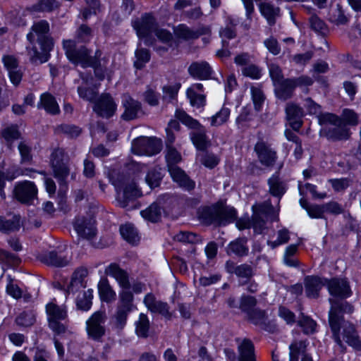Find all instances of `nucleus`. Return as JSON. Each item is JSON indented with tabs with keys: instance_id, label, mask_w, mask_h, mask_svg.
Wrapping results in <instances>:
<instances>
[{
	"instance_id": "obj_40",
	"label": "nucleus",
	"mask_w": 361,
	"mask_h": 361,
	"mask_svg": "<svg viewBox=\"0 0 361 361\" xmlns=\"http://www.w3.org/2000/svg\"><path fill=\"white\" fill-rule=\"evenodd\" d=\"M133 295L129 290H123L119 294L118 307L131 311L133 309Z\"/></svg>"
},
{
	"instance_id": "obj_3",
	"label": "nucleus",
	"mask_w": 361,
	"mask_h": 361,
	"mask_svg": "<svg viewBox=\"0 0 361 361\" xmlns=\"http://www.w3.org/2000/svg\"><path fill=\"white\" fill-rule=\"evenodd\" d=\"M49 30V25L46 20H39L33 24L31 32L27 34V38L33 43L37 40L40 46L42 53H39L36 47H33L32 50L28 51L30 59L33 62L44 63L48 60V53L53 48V41L47 35Z\"/></svg>"
},
{
	"instance_id": "obj_56",
	"label": "nucleus",
	"mask_w": 361,
	"mask_h": 361,
	"mask_svg": "<svg viewBox=\"0 0 361 361\" xmlns=\"http://www.w3.org/2000/svg\"><path fill=\"white\" fill-rule=\"evenodd\" d=\"M269 71L274 85L286 80V79L283 78L282 71L278 65L275 63L270 64L269 66Z\"/></svg>"
},
{
	"instance_id": "obj_47",
	"label": "nucleus",
	"mask_w": 361,
	"mask_h": 361,
	"mask_svg": "<svg viewBox=\"0 0 361 361\" xmlns=\"http://www.w3.org/2000/svg\"><path fill=\"white\" fill-rule=\"evenodd\" d=\"M256 304L257 300L254 297L243 295L240 300V309L247 315L255 309Z\"/></svg>"
},
{
	"instance_id": "obj_17",
	"label": "nucleus",
	"mask_w": 361,
	"mask_h": 361,
	"mask_svg": "<svg viewBox=\"0 0 361 361\" xmlns=\"http://www.w3.org/2000/svg\"><path fill=\"white\" fill-rule=\"evenodd\" d=\"M78 235L83 238L91 239L95 235L94 222L92 219L78 218L74 223Z\"/></svg>"
},
{
	"instance_id": "obj_42",
	"label": "nucleus",
	"mask_w": 361,
	"mask_h": 361,
	"mask_svg": "<svg viewBox=\"0 0 361 361\" xmlns=\"http://www.w3.org/2000/svg\"><path fill=\"white\" fill-rule=\"evenodd\" d=\"M57 6L58 5L55 0H38L32 6L31 10L32 11L49 12L57 8Z\"/></svg>"
},
{
	"instance_id": "obj_46",
	"label": "nucleus",
	"mask_w": 361,
	"mask_h": 361,
	"mask_svg": "<svg viewBox=\"0 0 361 361\" xmlns=\"http://www.w3.org/2000/svg\"><path fill=\"white\" fill-rule=\"evenodd\" d=\"M135 58L134 66L136 68L140 69L149 61L150 56L149 51L142 48L135 51Z\"/></svg>"
},
{
	"instance_id": "obj_20",
	"label": "nucleus",
	"mask_w": 361,
	"mask_h": 361,
	"mask_svg": "<svg viewBox=\"0 0 361 361\" xmlns=\"http://www.w3.org/2000/svg\"><path fill=\"white\" fill-rule=\"evenodd\" d=\"M236 218V211L233 208L218 209L212 214L211 223L226 225L233 222Z\"/></svg>"
},
{
	"instance_id": "obj_18",
	"label": "nucleus",
	"mask_w": 361,
	"mask_h": 361,
	"mask_svg": "<svg viewBox=\"0 0 361 361\" xmlns=\"http://www.w3.org/2000/svg\"><path fill=\"white\" fill-rule=\"evenodd\" d=\"M169 171L173 180L184 190H191L195 188V183L190 179L179 167L176 166H170Z\"/></svg>"
},
{
	"instance_id": "obj_64",
	"label": "nucleus",
	"mask_w": 361,
	"mask_h": 361,
	"mask_svg": "<svg viewBox=\"0 0 361 361\" xmlns=\"http://www.w3.org/2000/svg\"><path fill=\"white\" fill-rule=\"evenodd\" d=\"M264 44L267 49L274 55H278L281 51V47L277 40L272 37L265 39Z\"/></svg>"
},
{
	"instance_id": "obj_43",
	"label": "nucleus",
	"mask_w": 361,
	"mask_h": 361,
	"mask_svg": "<svg viewBox=\"0 0 361 361\" xmlns=\"http://www.w3.org/2000/svg\"><path fill=\"white\" fill-rule=\"evenodd\" d=\"M230 116V109L223 107L215 115L210 118L211 125L214 126H221L227 121Z\"/></svg>"
},
{
	"instance_id": "obj_24",
	"label": "nucleus",
	"mask_w": 361,
	"mask_h": 361,
	"mask_svg": "<svg viewBox=\"0 0 361 361\" xmlns=\"http://www.w3.org/2000/svg\"><path fill=\"white\" fill-rule=\"evenodd\" d=\"M37 107L39 109L42 108L46 112L53 115L59 114L60 111L55 97L49 92H44L41 94Z\"/></svg>"
},
{
	"instance_id": "obj_14",
	"label": "nucleus",
	"mask_w": 361,
	"mask_h": 361,
	"mask_svg": "<svg viewBox=\"0 0 361 361\" xmlns=\"http://www.w3.org/2000/svg\"><path fill=\"white\" fill-rule=\"evenodd\" d=\"M133 26L140 38L147 37L157 30L154 18L147 13L142 16L140 19L134 20Z\"/></svg>"
},
{
	"instance_id": "obj_6",
	"label": "nucleus",
	"mask_w": 361,
	"mask_h": 361,
	"mask_svg": "<svg viewBox=\"0 0 361 361\" xmlns=\"http://www.w3.org/2000/svg\"><path fill=\"white\" fill-rule=\"evenodd\" d=\"M46 312L50 329L56 334L64 333L66 327L61 323V321L67 317L66 308L51 302L46 305Z\"/></svg>"
},
{
	"instance_id": "obj_32",
	"label": "nucleus",
	"mask_w": 361,
	"mask_h": 361,
	"mask_svg": "<svg viewBox=\"0 0 361 361\" xmlns=\"http://www.w3.org/2000/svg\"><path fill=\"white\" fill-rule=\"evenodd\" d=\"M245 238H238L229 243L227 252L238 256H245L248 253V247L246 245Z\"/></svg>"
},
{
	"instance_id": "obj_41",
	"label": "nucleus",
	"mask_w": 361,
	"mask_h": 361,
	"mask_svg": "<svg viewBox=\"0 0 361 361\" xmlns=\"http://www.w3.org/2000/svg\"><path fill=\"white\" fill-rule=\"evenodd\" d=\"M307 347L305 341H295L289 346L290 348V361H298L300 353L305 354Z\"/></svg>"
},
{
	"instance_id": "obj_45",
	"label": "nucleus",
	"mask_w": 361,
	"mask_h": 361,
	"mask_svg": "<svg viewBox=\"0 0 361 361\" xmlns=\"http://www.w3.org/2000/svg\"><path fill=\"white\" fill-rule=\"evenodd\" d=\"M286 118L288 121L301 118V117L303 116L302 109L293 103L287 104L286 107Z\"/></svg>"
},
{
	"instance_id": "obj_25",
	"label": "nucleus",
	"mask_w": 361,
	"mask_h": 361,
	"mask_svg": "<svg viewBox=\"0 0 361 361\" xmlns=\"http://www.w3.org/2000/svg\"><path fill=\"white\" fill-rule=\"evenodd\" d=\"M39 259L51 266L65 267L68 264L70 259L65 256L59 255L55 251L46 252L39 256Z\"/></svg>"
},
{
	"instance_id": "obj_38",
	"label": "nucleus",
	"mask_w": 361,
	"mask_h": 361,
	"mask_svg": "<svg viewBox=\"0 0 361 361\" xmlns=\"http://www.w3.org/2000/svg\"><path fill=\"white\" fill-rule=\"evenodd\" d=\"M260 11L267 19L269 25L275 23V18L279 16V8H275L269 4L265 3L260 5Z\"/></svg>"
},
{
	"instance_id": "obj_13",
	"label": "nucleus",
	"mask_w": 361,
	"mask_h": 361,
	"mask_svg": "<svg viewBox=\"0 0 361 361\" xmlns=\"http://www.w3.org/2000/svg\"><path fill=\"white\" fill-rule=\"evenodd\" d=\"M143 302L152 313L160 314L168 319L171 317L168 304L157 300L153 294L147 293L144 298Z\"/></svg>"
},
{
	"instance_id": "obj_37",
	"label": "nucleus",
	"mask_w": 361,
	"mask_h": 361,
	"mask_svg": "<svg viewBox=\"0 0 361 361\" xmlns=\"http://www.w3.org/2000/svg\"><path fill=\"white\" fill-rule=\"evenodd\" d=\"M161 214V209L157 202L152 203L149 207L140 212L141 216L150 221H157Z\"/></svg>"
},
{
	"instance_id": "obj_54",
	"label": "nucleus",
	"mask_w": 361,
	"mask_h": 361,
	"mask_svg": "<svg viewBox=\"0 0 361 361\" xmlns=\"http://www.w3.org/2000/svg\"><path fill=\"white\" fill-rule=\"evenodd\" d=\"M35 321V314L31 312H24L18 315L16 319V322L18 326H29L33 324Z\"/></svg>"
},
{
	"instance_id": "obj_5",
	"label": "nucleus",
	"mask_w": 361,
	"mask_h": 361,
	"mask_svg": "<svg viewBox=\"0 0 361 361\" xmlns=\"http://www.w3.org/2000/svg\"><path fill=\"white\" fill-rule=\"evenodd\" d=\"M176 117L186 126L198 130V131L194 132L191 135V140L198 149H205L208 146V142L205 131L200 123L182 110H177L176 111Z\"/></svg>"
},
{
	"instance_id": "obj_50",
	"label": "nucleus",
	"mask_w": 361,
	"mask_h": 361,
	"mask_svg": "<svg viewBox=\"0 0 361 361\" xmlns=\"http://www.w3.org/2000/svg\"><path fill=\"white\" fill-rule=\"evenodd\" d=\"M175 239L177 241L187 243H197L200 242V237L196 235L195 233L181 231L179 233L176 234L175 236Z\"/></svg>"
},
{
	"instance_id": "obj_4",
	"label": "nucleus",
	"mask_w": 361,
	"mask_h": 361,
	"mask_svg": "<svg viewBox=\"0 0 361 361\" xmlns=\"http://www.w3.org/2000/svg\"><path fill=\"white\" fill-rule=\"evenodd\" d=\"M63 49L68 59L73 63L80 65L82 68L93 67L96 76L99 80H103L105 77L102 68L96 66L97 61L95 59L90 56L88 51L84 47L76 49L75 42L73 40H64L63 42Z\"/></svg>"
},
{
	"instance_id": "obj_55",
	"label": "nucleus",
	"mask_w": 361,
	"mask_h": 361,
	"mask_svg": "<svg viewBox=\"0 0 361 361\" xmlns=\"http://www.w3.org/2000/svg\"><path fill=\"white\" fill-rule=\"evenodd\" d=\"M130 312L119 307L117 308V312L115 314V326L116 329H122L125 326L128 314Z\"/></svg>"
},
{
	"instance_id": "obj_27",
	"label": "nucleus",
	"mask_w": 361,
	"mask_h": 361,
	"mask_svg": "<svg viewBox=\"0 0 361 361\" xmlns=\"http://www.w3.org/2000/svg\"><path fill=\"white\" fill-rule=\"evenodd\" d=\"M107 274L114 278L121 287L124 289L129 288L130 283L128 276L127 273L118 266L116 264H111L107 269Z\"/></svg>"
},
{
	"instance_id": "obj_59",
	"label": "nucleus",
	"mask_w": 361,
	"mask_h": 361,
	"mask_svg": "<svg viewBox=\"0 0 361 361\" xmlns=\"http://www.w3.org/2000/svg\"><path fill=\"white\" fill-rule=\"evenodd\" d=\"M241 71L243 75L250 77L252 79H259L261 76V71L253 64H249L247 66L243 67Z\"/></svg>"
},
{
	"instance_id": "obj_19",
	"label": "nucleus",
	"mask_w": 361,
	"mask_h": 361,
	"mask_svg": "<svg viewBox=\"0 0 361 361\" xmlns=\"http://www.w3.org/2000/svg\"><path fill=\"white\" fill-rule=\"evenodd\" d=\"M324 286H326V279L313 276H308L305 279V293L308 298H317L320 290Z\"/></svg>"
},
{
	"instance_id": "obj_10",
	"label": "nucleus",
	"mask_w": 361,
	"mask_h": 361,
	"mask_svg": "<svg viewBox=\"0 0 361 361\" xmlns=\"http://www.w3.org/2000/svg\"><path fill=\"white\" fill-rule=\"evenodd\" d=\"M51 164L54 176L60 181H63L69 174L68 157L62 149H56L51 155Z\"/></svg>"
},
{
	"instance_id": "obj_48",
	"label": "nucleus",
	"mask_w": 361,
	"mask_h": 361,
	"mask_svg": "<svg viewBox=\"0 0 361 361\" xmlns=\"http://www.w3.org/2000/svg\"><path fill=\"white\" fill-rule=\"evenodd\" d=\"M250 91L255 109L257 111H260L265 99L264 95L262 90L257 87H252Z\"/></svg>"
},
{
	"instance_id": "obj_58",
	"label": "nucleus",
	"mask_w": 361,
	"mask_h": 361,
	"mask_svg": "<svg viewBox=\"0 0 361 361\" xmlns=\"http://www.w3.org/2000/svg\"><path fill=\"white\" fill-rule=\"evenodd\" d=\"M1 134L2 137L8 143L17 140L20 136V133L18 130L17 126H11L6 128L2 130Z\"/></svg>"
},
{
	"instance_id": "obj_2",
	"label": "nucleus",
	"mask_w": 361,
	"mask_h": 361,
	"mask_svg": "<svg viewBox=\"0 0 361 361\" xmlns=\"http://www.w3.org/2000/svg\"><path fill=\"white\" fill-rule=\"evenodd\" d=\"M304 107L309 114L316 115L320 125L332 124L334 127L329 130L327 136L333 140H346L350 137L349 129L343 122L336 115L326 113L322 114L321 106L311 98L304 100Z\"/></svg>"
},
{
	"instance_id": "obj_23",
	"label": "nucleus",
	"mask_w": 361,
	"mask_h": 361,
	"mask_svg": "<svg viewBox=\"0 0 361 361\" xmlns=\"http://www.w3.org/2000/svg\"><path fill=\"white\" fill-rule=\"evenodd\" d=\"M254 214L252 216V227L257 233H261L264 228L265 221L261 217V214L267 213L271 209V206L264 207L263 205L253 206Z\"/></svg>"
},
{
	"instance_id": "obj_11",
	"label": "nucleus",
	"mask_w": 361,
	"mask_h": 361,
	"mask_svg": "<svg viewBox=\"0 0 361 361\" xmlns=\"http://www.w3.org/2000/svg\"><path fill=\"white\" fill-rule=\"evenodd\" d=\"M326 286L329 294L340 299L346 298L351 295L352 292L348 281L344 279L333 278L326 279Z\"/></svg>"
},
{
	"instance_id": "obj_36",
	"label": "nucleus",
	"mask_w": 361,
	"mask_h": 361,
	"mask_svg": "<svg viewBox=\"0 0 361 361\" xmlns=\"http://www.w3.org/2000/svg\"><path fill=\"white\" fill-rule=\"evenodd\" d=\"M269 192L276 197H281L285 191L284 183L280 180L278 176L273 175L268 180Z\"/></svg>"
},
{
	"instance_id": "obj_7",
	"label": "nucleus",
	"mask_w": 361,
	"mask_h": 361,
	"mask_svg": "<svg viewBox=\"0 0 361 361\" xmlns=\"http://www.w3.org/2000/svg\"><path fill=\"white\" fill-rule=\"evenodd\" d=\"M132 152L137 155L152 156L161 149V141L153 137H140L133 141Z\"/></svg>"
},
{
	"instance_id": "obj_30",
	"label": "nucleus",
	"mask_w": 361,
	"mask_h": 361,
	"mask_svg": "<svg viewBox=\"0 0 361 361\" xmlns=\"http://www.w3.org/2000/svg\"><path fill=\"white\" fill-rule=\"evenodd\" d=\"M98 291L100 299L104 302H110L116 299V293L106 279L99 281L98 283Z\"/></svg>"
},
{
	"instance_id": "obj_62",
	"label": "nucleus",
	"mask_w": 361,
	"mask_h": 361,
	"mask_svg": "<svg viewBox=\"0 0 361 361\" xmlns=\"http://www.w3.org/2000/svg\"><path fill=\"white\" fill-rule=\"evenodd\" d=\"M299 324L302 327L304 332L307 334L314 333L317 326L316 322L307 317H305L300 320Z\"/></svg>"
},
{
	"instance_id": "obj_34",
	"label": "nucleus",
	"mask_w": 361,
	"mask_h": 361,
	"mask_svg": "<svg viewBox=\"0 0 361 361\" xmlns=\"http://www.w3.org/2000/svg\"><path fill=\"white\" fill-rule=\"evenodd\" d=\"M93 298V290L88 289L80 293L77 297V307L83 311H87L91 308Z\"/></svg>"
},
{
	"instance_id": "obj_8",
	"label": "nucleus",
	"mask_w": 361,
	"mask_h": 361,
	"mask_svg": "<svg viewBox=\"0 0 361 361\" xmlns=\"http://www.w3.org/2000/svg\"><path fill=\"white\" fill-rule=\"evenodd\" d=\"M37 193L36 185L30 180L18 182L13 189V195L17 200L27 204H32L37 200Z\"/></svg>"
},
{
	"instance_id": "obj_61",
	"label": "nucleus",
	"mask_w": 361,
	"mask_h": 361,
	"mask_svg": "<svg viewBox=\"0 0 361 361\" xmlns=\"http://www.w3.org/2000/svg\"><path fill=\"white\" fill-rule=\"evenodd\" d=\"M18 150L23 163H28L32 160L31 148L25 142L19 143Z\"/></svg>"
},
{
	"instance_id": "obj_22",
	"label": "nucleus",
	"mask_w": 361,
	"mask_h": 361,
	"mask_svg": "<svg viewBox=\"0 0 361 361\" xmlns=\"http://www.w3.org/2000/svg\"><path fill=\"white\" fill-rule=\"evenodd\" d=\"M190 75L194 78L206 80L212 73V68L206 61L194 62L188 68Z\"/></svg>"
},
{
	"instance_id": "obj_53",
	"label": "nucleus",
	"mask_w": 361,
	"mask_h": 361,
	"mask_svg": "<svg viewBox=\"0 0 361 361\" xmlns=\"http://www.w3.org/2000/svg\"><path fill=\"white\" fill-rule=\"evenodd\" d=\"M289 231L286 229H281L278 231L277 233V239L274 241L269 240L267 242L268 245H269L271 248H275L277 246L285 244L288 243L289 240Z\"/></svg>"
},
{
	"instance_id": "obj_31",
	"label": "nucleus",
	"mask_w": 361,
	"mask_h": 361,
	"mask_svg": "<svg viewBox=\"0 0 361 361\" xmlns=\"http://www.w3.org/2000/svg\"><path fill=\"white\" fill-rule=\"evenodd\" d=\"M239 361H255L254 345L248 339H244L238 347Z\"/></svg>"
},
{
	"instance_id": "obj_35",
	"label": "nucleus",
	"mask_w": 361,
	"mask_h": 361,
	"mask_svg": "<svg viewBox=\"0 0 361 361\" xmlns=\"http://www.w3.org/2000/svg\"><path fill=\"white\" fill-rule=\"evenodd\" d=\"M120 233L123 238L131 244H135L140 240L137 230L130 224L122 225L120 227Z\"/></svg>"
},
{
	"instance_id": "obj_63",
	"label": "nucleus",
	"mask_w": 361,
	"mask_h": 361,
	"mask_svg": "<svg viewBox=\"0 0 361 361\" xmlns=\"http://www.w3.org/2000/svg\"><path fill=\"white\" fill-rule=\"evenodd\" d=\"M200 162L206 167L213 169L218 164L219 159L212 154L205 153L201 156Z\"/></svg>"
},
{
	"instance_id": "obj_9",
	"label": "nucleus",
	"mask_w": 361,
	"mask_h": 361,
	"mask_svg": "<svg viewBox=\"0 0 361 361\" xmlns=\"http://www.w3.org/2000/svg\"><path fill=\"white\" fill-rule=\"evenodd\" d=\"M106 316L104 312L93 313L86 322V331L90 338L99 341L105 334L104 323Z\"/></svg>"
},
{
	"instance_id": "obj_49",
	"label": "nucleus",
	"mask_w": 361,
	"mask_h": 361,
	"mask_svg": "<svg viewBox=\"0 0 361 361\" xmlns=\"http://www.w3.org/2000/svg\"><path fill=\"white\" fill-rule=\"evenodd\" d=\"M0 262L9 266H17L20 264V259L16 254L0 250Z\"/></svg>"
},
{
	"instance_id": "obj_39",
	"label": "nucleus",
	"mask_w": 361,
	"mask_h": 361,
	"mask_svg": "<svg viewBox=\"0 0 361 361\" xmlns=\"http://www.w3.org/2000/svg\"><path fill=\"white\" fill-rule=\"evenodd\" d=\"M149 327V321L145 314H140L139 319L136 322L135 331L140 337H147Z\"/></svg>"
},
{
	"instance_id": "obj_51",
	"label": "nucleus",
	"mask_w": 361,
	"mask_h": 361,
	"mask_svg": "<svg viewBox=\"0 0 361 361\" xmlns=\"http://www.w3.org/2000/svg\"><path fill=\"white\" fill-rule=\"evenodd\" d=\"M180 85L179 84L166 85L162 87L163 99L171 101L175 99Z\"/></svg>"
},
{
	"instance_id": "obj_16",
	"label": "nucleus",
	"mask_w": 361,
	"mask_h": 361,
	"mask_svg": "<svg viewBox=\"0 0 361 361\" xmlns=\"http://www.w3.org/2000/svg\"><path fill=\"white\" fill-rule=\"evenodd\" d=\"M255 150L257 154L259 160L262 164L270 166L275 163L276 159V153L265 142H257L255 147Z\"/></svg>"
},
{
	"instance_id": "obj_60",
	"label": "nucleus",
	"mask_w": 361,
	"mask_h": 361,
	"mask_svg": "<svg viewBox=\"0 0 361 361\" xmlns=\"http://www.w3.org/2000/svg\"><path fill=\"white\" fill-rule=\"evenodd\" d=\"M329 182L336 192L343 191L350 185L349 179L345 178L329 179Z\"/></svg>"
},
{
	"instance_id": "obj_12",
	"label": "nucleus",
	"mask_w": 361,
	"mask_h": 361,
	"mask_svg": "<svg viewBox=\"0 0 361 361\" xmlns=\"http://www.w3.org/2000/svg\"><path fill=\"white\" fill-rule=\"evenodd\" d=\"M116 110V105L112 97L108 94H102L94 106V111L104 118L112 116Z\"/></svg>"
},
{
	"instance_id": "obj_57",
	"label": "nucleus",
	"mask_w": 361,
	"mask_h": 361,
	"mask_svg": "<svg viewBox=\"0 0 361 361\" xmlns=\"http://www.w3.org/2000/svg\"><path fill=\"white\" fill-rule=\"evenodd\" d=\"M166 159L168 164V169H169L170 166H176V164L181 160V157L176 149L171 147H168Z\"/></svg>"
},
{
	"instance_id": "obj_26",
	"label": "nucleus",
	"mask_w": 361,
	"mask_h": 361,
	"mask_svg": "<svg viewBox=\"0 0 361 361\" xmlns=\"http://www.w3.org/2000/svg\"><path fill=\"white\" fill-rule=\"evenodd\" d=\"M226 269L230 274H235L240 278H250L252 276L253 271L251 266L243 264L240 265H235L233 262L228 261L226 263Z\"/></svg>"
},
{
	"instance_id": "obj_21",
	"label": "nucleus",
	"mask_w": 361,
	"mask_h": 361,
	"mask_svg": "<svg viewBox=\"0 0 361 361\" xmlns=\"http://www.w3.org/2000/svg\"><path fill=\"white\" fill-rule=\"evenodd\" d=\"M122 103L125 108V111L122 117L125 120L135 118L138 111L140 110V104L137 101L134 100L128 94H124L123 96Z\"/></svg>"
},
{
	"instance_id": "obj_44",
	"label": "nucleus",
	"mask_w": 361,
	"mask_h": 361,
	"mask_svg": "<svg viewBox=\"0 0 361 361\" xmlns=\"http://www.w3.org/2000/svg\"><path fill=\"white\" fill-rule=\"evenodd\" d=\"M329 20L336 25H345L348 22V18L339 6L331 10L329 14Z\"/></svg>"
},
{
	"instance_id": "obj_1",
	"label": "nucleus",
	"mask_w": 361,
	"mask_h": 361,
	"mask_svg": "<svg viewBox=\"0 0 361 361\" xmlns=\"http://www.w3.org/2000/svg\"><path fill=\"white\" fill-rule=\"evenodd\" d=\"M329 302L331 309L329 313V322L336 343L341 347L342 351L344 350L342 341H345L354 348L361 349V341L354 326L350 322L345 321L341 314L348 306V303L339 302L333 298H329Z\"/></svg>"
},
{
	"instance_id": "obj_33",
	"label": "nucleus",
	"mask_w": 361,
	"mask_h": 361,
	"mask_svg": "<svg viewBox=\"0 0 361 361\" xmlns=\"http://www.w3.org/2000/svg\"><path fill=\"white\" fill-rule=\"evenodd\" d=\"M20 227V219L18 216H13L10 219L0 216V231L9 233L18 231Z\"/></svg>"
},
{
	"instance_id": "obj_29",
	"label": "nucleus",
	"mask_w": 361,
	"mask_h": 361,
	"mask_svg": "<svg viewBox=\"0 0 361 361\" xmlns=\"http://www.w3.org/2000/svg\"><path fill=\"white\" fill-rule=\"evenodd\" d=\"M274 86L276 95L279 99L285 101L292 97L294 87L290 79H286Z\"/></svg>"
},
{
	"instance_id": "obj_52",
	"label": "nucleus",
	"mask_w": 361,
	"mask_h": 361,
	"mask_svg": "<svg viewBox=\"0 0 361 361\" xmlns=\"http://www.w3.org/2000/svg\"><path fill=\"white\" fill-rule=\"evenodd\" d=\"M162 175L160 171L157 169L149 171L146 176V182L151 188H156L159 185Z\"/></svg>"
},
{
	"instance_id": "obj_15",
	"label": "nucleus",
	"mask_w": 361,
	"mask_h": 361,
	"mask_svg": "<svg viewBox=\"0 0 361 361\" xmlns=\"http://www.w3.org/2000/svg\"><path fill=\"white\" fill-rule=\"evenodd\" d=\"M210 32L208 27H201L193 30L184 24H180L174 28L175 35L184 40H193L198 38L200 35H206Z\"/></svg>"
},
{
	"instance_id": "obj_28",
	"label": "nucleus",
	"mask_w": 361,
	"mask_h": 361,
	"mask_svg": "<svg viewBox=\"0 0 361 361\" xmlns=\"http://www.w3.org/2000/svg\"><path fill=\"white\" fill-rule=\"evenodd\" d=\"M117 193L118 195L121 193L126 199H130L131 197H136L141 195V192L137 188L134 183L129 184H125L124 183L114 182Z\"/></svg>"
}]
</instances>
